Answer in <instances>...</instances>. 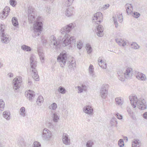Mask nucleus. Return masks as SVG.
<instances>
[{"instance_id": "nucleus-1", "label": "nucleus", "mask_w": 147, "mask_h": 147, "mask_svg": "<svg viewBox=\"0 0 147 147\" xmlns=\"http://www.w3.org/2000/svg\"><path fill=\"white\" fill-rule=\"evenodd\" d=\"M74 27L73 23H71L66 26L60 30V32L62 34L65 35L62 39V45L63 46L65 47L74 42L75 41V38L74 36H70L68 34Z\"/></svg>"}, {"instance_id": "nucleus-2", "label": "nucleus", "mask_w": 147, "mask_h": 147, "mask_svg": "<svg viewBox=\"0 0 147 147\" xmlns=\"http://www.w3.org/2000/svg\"><path fill=\"white\" fill-rule=\"evenodd\" d=\"M130 103L134 108L137 106L138 107L142 110H144L146 108V104L144 99L138 100L137 96H135L129 97Z\"/></svg>"}, {"instance_id": "nucleus-3", "label": "nucleus", "mask_w": 147, "mask_h": 147, "mask_svg": "<svg viewBox=\"0 0 147 147\" xmlns=\"http://www.w3.org/2000/svg\"><path fill=\"white\" fill-rule=\"evenodd\" d=\"M30 70L32 72V78L34 80L38 81L39 80V78L36 69L37 62L35 60L34 56H32L30 57Z\"/></svg>"}, {"instance_id": "nucleus-4", "label": "nucleus", "mask_w": 147, "mask_h": 147, "mask_svg": "<svg viewBox=\"0 0 147 147\" xmlns=\"http://www.w3.org/2000/svg\"><path fill=\"white\" fill-rule=\"evenodd\" d=\"M40 18V17H38L36 19L37 21L33 25L34 32L32 36L34 38L38 36L42 31V24L41 22L39 21V19Z\"/></svg>"}, {"instance_id": "nucleus-5", "label": "nucleus", "mask_w": 147, "mask_h": 147, "mask_svg": "<svg viewBox=\"0 0 147 147\" xmlns=\"http://www.w3.org/2000/svg\"><path fill=\"white\" fill-rule=\"evenodd\" d=\"M67 57L66 52L64 51L61 52L58 56L57 60L61 67H64L65 65Z\"/></svg>"}, {"instance_id": "nucleus-6", "label": "nucleus", "mask_w": 147, "mask_h": 147, "mask_svg": "<svg viewBox=\"0 0 147 147\" xmlns=\"http://www.w3.org/2000/svg\"><path fill=\"white\" fill-rule=\"evenodd\" d=\"M103 19V16L102 13L100 12H98L94 14L92 20L93 22L99 24L102 21Z\"/></svg>"}, {"instance_id": "nucleus-7", "label": "nucleus", "mask_w": 147, "mask_h": 147, "mask_svg": "<svg viewBox=\"0 0 147 147\" xmlns=\"http://www.w3.org/2000/svg\"><path fill=\"white\" fill-rule=\"evenodd\" d=\"M133 74V71L132 68L129 67L127 68L125 70L124 74V78H120V80L124 81L125 78L127 79H129L131 78Z\"/></svg>"}, {"instance_id": "nucleus-8", "label": "nucleus", "mask_w": 147, "mask_h": 147, "mask_svg": "<svg viewBox=\"0 0 147 147\" xmlns=\"http://www.w3.org/2000/svg\"><path fill=\"white\" fill-rule=\"evenodd\" d=\"M109 87L108 84H105L102 85L100 91V96L103 98H105L107 96L108 91L107 89Z\"/></svg>"}, {"instance_id": "nucleus-9", "label": "nucleus", "mask_w": 147, "mask_h": 147, "mask_svg": "<svg viewBox=\"0 0 147 147\" xmlns=\"http://www.w3.org/2000/svg\"><path fill=\"white\" fill-rule=\"evenodd\" d=\"M22 79L21 77L17 76L13 79V88L15 90H17L20 87Z\"/></svg>"}, {"instance_id": "nucleus-10", "label": "nucleus", "mask_w": 147, "mask_h": 147, "mask_svg": "<svg viewBox=\"0 0 147 147\" xmlns=\"http://www.w3.org/2000/svg\"><path fill=\"white\" fill-rule=\"evenodd\" d=\"M83 112L85 113L90 115H92L93 114V109L92 107L90 105H86L83 109Z\"/></svg>"}, {"instance_id": "nucleus-11", "label": "nucleus", "mask_w": 147, "mask_h": 147, "mask_svg": "<svg viewBox=\"0 0 147 147\" xmlns=\"http://www.w3.org/2000/svg\"><path fill=\"white\" fill-rule=\"evenodd\" d=\"M10 8L8 7H6L0 14V18L1 19H5L8 16L10 11Z\"/></svg>"}, {"instance_id": "nucleus-12", "label": "nucleus", "mask_w": 147, "mask_h": 147, "mask_svg": "<svg viewBox=\"0 0 147 147\" xmlns=\"http://www.w3.org/2000/svg\"><path fill=\"white\" fill-rule=\"evenodd\" d=\"M1 42L5 44L8 43L11 40V37L10 36L5 33H3V34H1Z\"/></svg>"}, {"instance_id": "nucleus-13", "label": "nucleus", "mask_w": 147, "mask_h": 147, "mask_svg": "<svg viewBox=\"0 0 147 147\" xmlns=\"http://www.w3.org/2000/svg\"><path fill=\"white\" fill-rule=\"evenodd\" d=\"M35 92L33 91L28 90L25 92V96L29 100L31 101L34 98Z\"/></svg>"}, {"instance_id": "nucleus-14", "label": "nucleus", "mask_w": 147, "mask_h": 147, "mask_svg": "<svg viewBox=\"0 0 147 147\" xmlns=\"http://www.w3.org/2000/svg\"><path fill=\"white\" fill-rule=\"evenodd\" d=\"M50 40L51 42V45L55 49H57L59 45L57 42L56 38L54 35H52L50 38Z\"/></svg>"}, {"instance_id": "nucleus-15", "label": "nucleus", "mask_w": 147, "mask_h": 147, "mask_svg": "<svg viewBox=\"0 0 147 147\" xmlns=\"http://www.w3.org/2000/svg\"><path fill=\"white\" fill-rule=\"evenodd\" d=\"M52 134L51 131L47 128H45L42 131V136L44 138H51Z\"/></svg>"}, {"instance_id": "nucleus-16", "label": "nucleus", "mask_w": 147, "mask_h": 147, "mask_svg": "<svg viewBox=\"0 0 147 147\" xmlns=\"http://www.w3.org/2000/svg\"><path fill=\"white\" fill-rule=\"evenodd\" d=\"M136 78L139 80L145 81L147 80L146 75L140 72H138L136 76Z\"/></svg>"}, {"instance_id": "nucleus-17", "label": "nucleus", "mask_w": 147, "mask_h": 147, "mask_svg": "<svg viewBox=\"0 0 147 147\" xmlns=\"http://www.w3.org/2000/svg\"><path fill=\"white\" fill-rule=\"evenodd\" d=\"M74 10V8L73 7H70L67 9L65 11V15L67 17L72 16L73 15V11Z\"/></svg>"}, {"instance_id": "nucleus-18", "label": "nucleus", "mask_w": 147, "mask_h": 147, "mask_svg": "<svg viewBox=\"0 0 147 147\" xmlns=\"http://www.w3.org/2000/svg\"><path fill=\"white\" fill-rule=\"evenodd\" d=\"M88 73L92 77V78H95L96 77L94 71V68L92 65L90 64L88 68Z\"/></svg>"}, {"instance_id": "nucleus-19", "label": "nucleus", "mask_w": 147, "mask_h": 147, "mask_svg": "<svg viewBox=\"0 0 147 147\" xmlns=\"http://www.w3.org/2000/svg\"><path fill=\"white\" fill-rule=\"evenodd\" d=\"M126 12L128 15L131 14L132 13L133 8L131 4H127L125 5Z\"/></svg>"}, {"instance_id": "nucleus-20", "label": "nucleus", "mask_w": 147, "mask_h": 147, "mask_svg": "<svg viewBox=\"0 0 147 147\" xmlns=\"http://www.w3.org/2000/svg\"><path fill=\"white\" fill-rule=\"evenodd\" d=\"M38 52L41 62L43 63L44 61L45 56L42 50L40 49H38Z\"/></svg>"}, {"instance_id": "nucleus-21", "label": "nucleus", "mask_w": 147, "mask_h": 147, "mask_svg": "<svg viewBox=\"0 0 147 147\" xmlns=\"http://www.w3.org/2000/svg\"><path fill=\"white\" fill-rule=\"evenodd\" d=\"M140 140L137 139H135L132 142V147H140Z\"/></svg>"}, {"instance_id": "nucleus-22", "label": "nucleus", "mask_w": 147, "mask_h": 147, "mask_svg": "<svg viewBox=\"0 0 147 147\" xmlns=\"http://www.w3.org/2000/svg\"><path fill=\"white\" fill-rule=\"evenodd\" d=\"M99 65L102 68L106 69L107 67V64L105 62L103 61L102 60L99 58L98 60Z\"/></svg>"}, {"instance_id": "nucleus-23", "label": "nucleus", "mask_w": 147, "mask_h": 147, "mask_svg": "<svg viewBox=\"0 0 147 147\" xmlns=\"http://www.w3.org/2000/svg\"><path fill=\"white\" fill-rule=\"evenodd\" d=\"M3 117L7 120H9L10 119V113L8 111H5L3 112Z\"/></svg>"}, {"instance_id": "nucleus-24", "label": "nucleus", "mask_w": 147, "mask_h": 147, "mask_svg": "<svg viewBox=\"0 0 147 147\" xmlns=\"http://www.w3.org/2000/svg\"><path fill=\"white\" fill-rule=\"evenodd\" d=\"M20 115L22 117H24L26 116V112L25 110V109L24 107L21 108L19 111Z\"/></svg>"}, {"instance_id": "nucleus-25", "label": "nucleus", "mask_w": 147, "mask_h": 147, "mask_svg": "<svg viewBox=\"0 0 147 147\" xmlns=\"http://www.w3.org/2000/svg\"><path fill=\"white\" fill-rule=\"evenodd\" d=\"M21 49L24 51L27 52H30L32 50V49L30 47L25 45H23L21 46Z\"/></svg>"}, {"instance_id": "nucleus-26", "label": "nucleus", "mask_w": 147, "mask_h": 147, "mask_svg": "<svg viewBox=\"0 0 147 147\" xmlns=\"http://www.w3.org/2000/svg\"><path fill=\"white\" fill-rule=\"evenodd\" d=\"M52 116L53 121L55 122H57L59 119V116L55 112L53 113Z\"/></svg>"}, {"instance_id": "nucleus-27", "label": "nucleus", "mask_w": 147, "mask_h": 147, "mask_svg": "<svg viewBox=\"0 0 147 147\" xmlns=\"http://www.w3.org/2000/svg\"><path fill=\"white\" fill-rule=\"evenodd\" d=\"M28 20L30 23H32L35 21V18L34 14L28 15Z\"/></svg>"}, {"instance_id": "nucleus-28", "label": "nucleus", "mask_w": 147, "mask_h": 147, "mask_svg": "<svg viewBox=\"0 0 147 147\" xmlns=\"http://www.w3.org/2000/svg\"><path fill=\"white\" fill-rule=\"evenodd\" d=\"M76 67L75 61L74 59H72L71 61L68 65V67L71 69H74Z\"/></svg>"}, {"instance_id": "nucleus-29", "label": "nucleus", "mask_w": 147, "mask_h": 147, "mask_svg": "<svg viewBox=\"0 0 147 147\" xmlns=\"http://www.w3.org/2000/svg\"><path fill=\"white\" fill-rule=\"evenodd\" d=\"M34 9L32 6H29L28 8V15L34 14Z\"/></svg>"}, {"instance_id": "nucleus-30", "label": "nucleus", "mask_w": 147, "mask_h": 147, "mask_svg": "<svg viewBox=\"0 0 147 147\" xmlns=\"http://www.w3.org/2000/svg\"><path fill=\"white\" fill-rule=\"evenodd\" d=\"M11 21L14 26L16 27L18 25L17 19L15 17H13Z\"/></svg>"}, {"instance_id": "nucleus-31", "label": "nucleus", "mask_w": 147, "mask_h": 147, "mask_svg": "<svg viewBox=\"0 0 147 147\" xmlns=\"http://www.w3.org/2000/svg\"><path fill=\"white\" fill-rule=\"evenodd\" d=\"M131 48L135 49H139L140 46L136 42H133L131 44Z\"/></svg>"}, {"instance_id": "nucleus-32", "label": "nucleus", "mask_w": 147, "mask_h": 147, "mask_svg": "<svg viewBox=\"0 0 147 147\" xmlns=\"http://www.w3.org/2000/svg\"><path fill=\"white\" fill-rule=\"evenodd\" d=\"M58 91L62 94H64L66 93V90L63 87L60 86L59 87L58 89Z\"/></svg>"}, {"instance_id": "nucleus-33", "label": "nucleus", "mask_w": 147, "mask_h": 147, "mask_svg": "<svg viewBox=\"0 0 147 147\" xmlns=\"http://www.w3.org/2000/svg\"><path fill=\"white\" fill-rule=\"evenodd\" d=\"M128 43V42L127 40L120 38V46L124 47Z\"/></svg>"}, {"instance_id": "nucleus-34", "label": "nucleus", "mask_w": 147, "mask_h": 147, "mask_svg": "<svg viewBox=\"0 0 147 147\" xmlns=\"http://www.w3.org/2000/svg\"><path fill=\"white\" fill-rule=\"evenodd\" d=\"M116 119L115 117H113L111 119L110 123L111 126H117L116 125L117 124V122Z\"/></svg>"}, {"instance_id": "nucleus-35", "label": "nucleus", "mask_w": 147, "mask_h": 147, "mask_svg": "<svg viewBox=\"0 0 147 147\" xmlns=\"http://www.w3.org/2000/svg\"><path fill=\"white\" fill-rule=\"evenodd\" d=\"M44 101L43 97L41 96H39L37 98L36 101V103L39 105V104L42 103Z\"/></svg>"}, {"instance_id": "nucleus-36", "label": "nucleus", "mask_w": 147, "mask_h": 147, "mask_svg": "<svg viewBox=\"0 0 147 147\" xmlns=\"http://www.w3.org/2000/svg\"><path fill=\"white\" fill-rule=\"evenodd\" d=\"M86 47L88 53H90L92 50L91 45L89 44H87L86 45Z\"/></svg>"}, {"instance_id": "nucleus-37", "label": "nucleus", "mask_w": 147, "mask_h": 147, "mask_svg": "<svg viewBox=\"0 0 147 147\" xmlns=\"http://www.w3.org/2000/svg\"><path fill=\"white\" fill-rule=\"evenodd\" d=\"M5 29V25L1 24L0 26V32L1 35L3 34V33H5L4 32Z\"/></svg>"}, {"instance_id": "nucleus-38", "label": "nucleus", "mask_w": 147, "mask_h": 147, "mask_svg": "<svg viewBox=\"0 0 147 147\" xmlns=\"http://www.w3.org/2000/svg\"><path fill=\"white\" fill-rule=\"evenodd\" d=\"M57 107V104L55 103H54L52 104L49 107V109L53 110H55Z\"/></svg>"}, {"instance_id": "nucleus-39", "label": "nucleus", "mask_w": 147, "mask_h": 147, "mask_svg": "<svg viewBox=\"0 0 147 147\" xmlns=\"http://www.w3.org/2000/svg\"><path fill=\"white\" fill-rule=\"evenodd\" d=\"M5 107V103L3 100L0 99V110L3 111Z\"/></svg>"}, {"instance_id": "nucleus-40", "label": "nucleus", "mask_w": 147, "mask_h": 147, "mask_svg": "<svg viewBox=\"0 0 147 147\" xmlns=\"http://www.w3.org/2000/svg\"><path fill=\"white\" fill-rule=\"evenodd\" d=\"M63 142L65 144L69 145L70 143V140L69 138H62Z\"/></svg>"}, {"instance_id": "nucleus-41", "label": "nucleus", "mask_w": 147, "mask_h": 147, "mask_svg": "<svg viewBox=\"0 0 147 147\" xmlns=\"http://www.w3.org/2000/svg\"><path fill=\"white\" fill-rule=\"evenodd\" d=\"M74 0H67L65 2V5L67 6H69L73 2Z\"/></svg>"}, {"instance_id": "nucleus-42", "label": "nucleus", "mask_w": 147, "mask_h": 147, "mask_svg": "<svg viewBox=\"0 0 147 147\" xmlns=\"http://www.w3.org/2000/svg\"><path fill=\"white\" fill-rule=\"evenodd\" d=\"M45 12L47 14H50L51 13V8L50 6H47L45 7L44 9Z\"/></svg>"}, {"instance_id": "nucleus-43", "label": "nucleus", "mask_w": 147, "mask_h": 147, "mask_svg": "<svg viewBox=\"0 0 147 147\" xmlns=\"http://www.w3.org/2000/svg\"><path fill=\"white\" fill-rule=\"evenodd\" d=\"M113 20L114 24L115 26V27L116 28H118L119 25L118 23L117 22V18L116 17L113 16Z\"/></svg>"}, {"instance_id": "nucleus-44", "label": "nucleus", "mask_w": 147, "mask_h": 147, "mask_svg": "<svg viewBox=\"0 0 147 147\" xmlns=\"http://www.w3.org/2000/svg\"><path fill=\"white\" fill-rule=\"evenodd\" d=\"M32 147H41V144L38 142L35 141L33 144Z\"/></svg>"}, {"instance_id": "nucleus-45", "label": "nucleus", "mask_w": 147, "mask_h": 147, "mask_svg": "<svg viewBox=\"0 0 147 147\" xmlns=\"http://www.w3.org/2000/svg\"><path fill=\"white\" fill-rule=\"evenodd\" d=\"M96 34L97 36L99 37H101L104 35L103 31H96Z\"/></svg>"}, {"instance_id": "nucleus-46", "label": "nucleus", "mask_w": 147, "mask_h": 147, "mask_svg": "<svg viewBox=\"0 0 147 147\" xmlns=\"http://www.w3.org/2000/svg\"><path fill=\"white\" fill-rule=\"evenodd\" d=\"M10 4L12 6H15L17 4V2L15 0H10L9 2Z\"/></svg>"}, {"instance_id": "nucleus-47", "label": "nucleus", "mask_w": 147, "mask_h": 147, "mask_svg": "<svg viewBox=\"0 0 147 147\" xmlns=\"http://www.w3.org/2000/svg\"><path fill=\"white\" fill-rule=\"evenodd\" d=\"M132 16L135 18H138L140 17V14L139 13L134 12L133 13Z\"/></svg>"}, {"instance_id": "nucleus-48", "label": "nucleus", "mask_w": 147, "mask_h": 147, "mask_svg": "<svg viewBox=\"0 0 147 147\" xmlns=\"http://www.w3.org/2000/svg\"><path fill=\"white\" fill-rule=\"evenodd\" d=\"M103 31L104 28L101 25H98L96 31Z\"/></svg>"}, {"instance_id": "nucleus-49", "label": "nucleus", "mask_w": 147, "mask_h": 147, "mask_svg": "<svg viewBox=\"0 0 147 147\" xmlns=\"http://www.w3.org/2000/svg\"><path fill=\"white\" fill-rule=\"evenodd\" d=\"M93 144V142L91 141H89L87 142L86 146L87 147H92Z\"/></svg>"}, {"instance_id": "nucleus-50", "label": "nucleus", "mask_w": 147, "mask_h": 147, "mask_svg": "<svg viewBox=\"0 0 147 147\" xmlns=\"http://www.w3.org/2000/svg\"><path fill=\"white\" fill-rule=\"evenodd\" d=\"M83 46V44L82 41H80L77 44L78 48L79 49H80Z\"/></svg>"}, {"instance_id": "nucleus-51", "label": "nucleus", "mask_w": 147, "mask_h": 147, "mask_svg": "<svg viewBox=\"0 0 147 147\" xmlns=\"http://www.w3.org/2000/svg\"><path fill=\"white\" fill-rule=\"evenodd\" d=\"M109 6V4H107L106 5H103V7L102 8V10H104L105 9H106L107 8H108Z\"/></svg>"}, {"instance_id": "nucleus-52", "label": "nucleus", "mask_w": 147, "mask_h": 147, "mask_svg": "<svg viewBox=\"0 0 147 147\" xmlns=\"http://www.w3.org/2000/svg\"><path fill=\"white\" fill-rule=\"evenodd\" d=\"M77 88H78V93H81L83 92V90L82 89V88L81 86H78L77 87Z\"/></svg>"}, {"instance_id": "nucleus-53", "label": "nucleus", "mask_w": 147, "mask_h": 147, "mask_svg": "<svg viewBox=\"0 0 147 147\" xmlns=\"http://www.w3.org/2000/svg\"><path fill=\"white\" fill-rule=\"evenodd\" d=\"M142 117L144 118L147 120V112H145L143 114Z\"/></svg>"}, {"instance_id": "nucleus-54", "label": "nucleus", "mask_w": 147, "mask_h": 147, "mask_svg": "<svg viewBox=\"0 0 147 147\" xmlns=\"http://www.w3.org/2000/svg\"><path fill=\"white\" fill-rule=\"evenodd\" d=\"M124 144L123 140L120 139V147H123L124 146Z\"/></svg>"}, {"instance_id": "nucleus-55", "label": "nucleus", "mask_w": 147, "mask_h": 147, "mask_svg": "<svg viewBox=\"0 0 147 147\" xmlns=\"http://www.w3.org/2000/svg\"><path fill=\"white\" fill-rule=\"evenodd\" d=\"M81 87H82V89L83 90V91H86V90L87 87H86V86L85 85H82L81 86Z\"/></svg>"}, {"instance_id": "nucleus-56", "label": "nucleus", "mask_w": 147, "mask_h": 147, "mask_svg": "<svg viewBox=\"0 0 147 147\" xmlns=\"http://www.w3.org/2000/svg\"><path fill=\"white\" fill-rule=\"evenodd\" d=\"M116 102V104H118V105L119 104V98H115V99Z\"/></svg>"}, {"instance_id": "nucleus-57", "label": "nucleus", "mask_w": 147, "mask_h": 147, "mask_svg": "<svg viewBox=\"0 0 147 147\" xmlns=\"http://www.w3.org/2000/svg\"><path fill=\"white\" fill-rule=\"evenodd\" d=\"M120 22H122L123 21V18L122 14H120Z\"/></svg>"}, {"instance_id": "nucleus-58", "label": "nucleus", "mask_w": 147, "mask_h": 147, "mask_svg": "<svg viewBox=\"0 0 147 147\" xmlns=\"http://www.w3.org/2000/svg\"><path fill=\"white\" fill-rule=\"evenodd\" d=\"M7 75L10 78L12 77L13 76V73H9V74H8Z\"/></svg>"}, {"instance_id": "nucleus-59", "label": "nucleus", "mask_w": 147, "mask_h": 147, "mask_svg": "<svg viewBox=\"0 0 147 147\" xmlns=\"http://www.w3.org/2000/svg\"><path fill=\"white\" fill-rule=\"evenodd\" d=\"M62 138H68L67 134L65 133L63 134Z\"/></svg>"}, {"instance_id": "nucleus-60", "label": "nucleus", "mask_w": 147, "mask_h": 147, "mask_svg": "<svg viewBox=\"0 0 147 147\" xmlns=\"http://www.w3.org/2000/svg\"><path fill=\"white\" fill-rule=\"evenodd\" d=\"M123 103V99L120 98V105H122Z\"/></svg>"}, {"instance_id": "nucleus-61", "label": "nucleus", "mask_w": 147, "mask_h": 147, "mask_svg": "<svg viewBox=\"0 0 147 147\" xmlns=\"http://www.w3.org/2000/svg\"><path fill=\"white\" fill-rule=\"evenodd\" d=\"M32 83V82L31 81L28 79V86H30Z\"/></svg>"}, {"instance_id": "nucleus-62", "label": "nucleus", "mask_w": 147, "mask_h": 147, "mask_svg": "<svg viewBox=\"0 0 147 147\" xmlns=\"http://www.w3.org/2000/svg\"><path fill=\"white\" fill-rule=\"evenodd\" d=\"M115 41L119 45V39L118 38L115 39Z\"/></svg>"}, {"instance_id": "nucleus-63", "label": "nucleus", "mask_w": 147, "mask_h": 147, "mask_svg": "<svg viewBox=\"0 0 147 147\" xmlns=\"http://www.w3.org/2000/svg\"><path fill=\"white\" fill-rule=\"evenodd\" d=\"M115 116L118 119H119V113H117V114H116Z\"/></svg>"}, {"instance_id": "nucleus-64", "label": "nucleus", "mask_w": 147, "mask_h": 147, "mask_svg": "<svg viewBox=\"0 0 147 147\" xmlns=\"http://www.w3.org/2000/svg\"><path fill=\"white\" fill-rule=\"evenodd\" d=\"M43 0L45 1H49V2L50 1V2H51V3H52L53 0Z\"/></svg>"}]
</instances>
